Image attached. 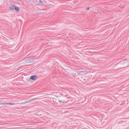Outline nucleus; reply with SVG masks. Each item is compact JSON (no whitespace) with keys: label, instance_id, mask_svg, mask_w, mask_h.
I'll return each instance as SVG.
<instances>
[{"label":"nucleus","instance_id":"obj_1","mask_svg":"<svg viewBox=\"0 0 129 129\" xmlns=\"http://www.w3.org/2000/svg\"><path fill=\"white\" fill-rule=\"evenodd\" d=\"M38 77L37 75H31L30 77V79H31L32 81H36Z\"/></svg>","mask_w":129,"mask_h":129},{"label":"nucleus","instance_id":"obj_2","mask_svg":"<svg viewBox=\"0 0 129 129\" xmlns=\"http://www.w3.org/2000/svg\"><path fill=\"white\" fill-rule=\"evenodd\" d=\"M13 8H15V11H17V12H19L20 8V7H16V6H12L11 9H13Z\"/></svg>","mask_w":129,"mask_h":129},{"label":"nucleus","instance_id":"obj_3","mask_svg":"<svg viewBox=\"0 0 129 129\" xmlns=\"http://www.w3.org/2000/svg\"><path fill=\"white\" fill-rule=\"evenodd\" d=\"M4 105H14V103H3Z\"/></svg>","mask_w":129,"mask_h":129},{"label":"nucleus","instance_id":"obj_4","mask_svg":"<svg viewBox=\"0 0 129 129\" xmlns=\"http://www.w3.org/2000/svg\"><path fill=\"white\" fill-rule=\"evenodd\" d=\"M27 63H30L31 62L30 59H28V60H27Z\"/></svg>","mask_w":129,"mask_h":129},{"label":"nucleus","instance_id":"obj_5","mask_svg":"<svg viewBox=\"0 0 129 129\" xmlns=\"http://www.w3.org/2000/svg\"><path fill=\"white\" fill-rule=\"evenodd\" d=\"M40 3H42L43 1H40Z\"/></svg>","mask_w":129,"mask_h":129}]
</instances>
